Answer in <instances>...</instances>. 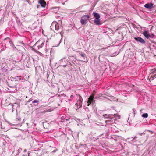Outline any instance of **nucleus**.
Wrapping results in <instances>:
<instances>
[{
    "label": "nucleus",
    "mask_w": 156,
    "mask_h": 156,
    "mask_svg": "<svg viewBox=\"0 0 156 156\" xmlns=\"http://www.w3.org/2000/svg\"><path fill=\"white\" fill-rule=\"evenodd\" d=\"M90 16L88 15H86L83 16L81 17L80 22L82 25L86 24L88 22V19Z\"/></svg>",
    "instance_id": "f03ea898"
},
{
    "label": "nucleus",
    "mask_w": 156,
    "mask_h": 156,
    "mask_svg": "<svg viewBox=\"0 0 156 156\" xmlns=\"http://www.w3.org/2000/svg\"><path fill=\"white\" fill-rule=\"evenodd\" d=\"M39 3L43 7H45L46 5V3L44 0H40Z\"/></svg>",
    "instance_id": "6e6552de"
},
{
    "label": "nucleus",
    "mask_w": 156,
    "mask_h": 156,
    "mask_svg": "<svg viewBox=\"0 0 156 156\" xmlns=\"http://www.w3.org/2000/svg\"><path fill=\"white\" fill-rule=\"evenodd\" d=\"M69 118L67 117L66 115H63L61 117V122H64L65 121V120L67 121L69 120Z\"/></svg>",
    "instance_id": "9d476101"
},
{
    "label": "nucleus",
    "mask_w": 156,
    "mask_h": 156,
    "mask_svg": "<svg viewBox=\"0 0 156 156\" xmlns=\"http://www.w3.org/2000/svg\"><path fill=\"white\" fill-rule=\"evenodd\" d=\"M52 48H51L50 52V53H51V51H52Z\"/></svg>",
    "instance_id": "f704fd0d"
},
{
    "label": "nucleus",
    "mask_w": 156,
    "mask_h": 156,
    "mask_svg": "<svg viewBox=\"0 0 156 156\" xmlns=\"http://www.w3.org/2000/svg\"><path fill=\"white\" fill-rule=\"evenodd\" d=\"M22 156H26V155L24 154V155H22Z\"/></svg>",
    "instance_id": "ea45409f"
},
{
    "label": "nucleus",
    "mask_w": 156,
    "mask_h": 156,
    "mask_svg": "<svg viewBox=\"0 0 156 156\" xmlns=\"http://www.w3.org/2000/svg\"><path fill=\"white\" fill-rule=\"evenodd\" d=\"M70 101H71L72 100L73 98V95H71L70 97Z\"/></svg>",
    "instance_id": "7c9ffc66"
},
{
    "label": "nucleus",
    "mask_w": 156,
    "mask_h": 156,
    "mask_svg": "<svg viewBox=\"0 0 156 156\" xmlns=\"http://www.w3.org/2000/svg\"><path fill=\"white\" fill-rule=\"evenodd\" d=\"M148 116V114L147 113H144L142 115V117L143 118H146Z\"/></svg>",
    "instance_id": "6ab92c4d"
},
{
    "label": "nucleus",
    "mask_w": 156,
    "mask_h": 156,
    "mask_svg": "<svg viewBox=\"0 0 156 156\" xmlns=\"http://www.w3.org/2000/svg\"><path fill=\"white\" fill-rule=\"evenodd\" d=\"M114 140H117L115 139H114Z\"/></svg>",
    "instance_id": "37998d69"
},
{
    "label": "nucleus",
    "mask_w": 156,
    "mask_h": 156,
    "mask_svg": "<svg viewBox=\"0 0 156 156\" xmlns=\"http://www.w3.org/2000/svg\"><path fill=\"white\" fill-rule=\"evenodd\" d=\"M39 102V101L38 100H34L32 101V103L33 104L36 103V104L34 105L35 106H36L38 105Z\"/></svg>",
    "instance_id": "2eb2a0df"
},
{
    "label": "nucleus",
    "mask_w": 156,
    "mask_h": 156,
    "mask_svg": "<svg viewBox=\"0 0 156 156\" xmlns=\"http://www.w3.org/2000/svg\"><path fill=\"white\" fill-rule=\"evenodd\" d=\"M7 70H6V71H5V69H0V73L2 74L3 73H2V72H3L4 71L6 72Z\"/></svg>",
    "instance_id": "a878e982"
},
{
    "label": "nucleus",
    "mask_w": 156,
    "mask_h": 156,
    "mask_svg": "<svg viewBox=\"0 0 156 156\" xmlns=\"http://www.w3.org/2000/svg\"><path fill=\"white\" fill-rule=\"evenodd\" d=\"M21 76H16L14 79H15L16 81H19L21 80Z\"/></svg>",
    "instance_id": "f3484780"
},
{
    "label": "nucleus",
    "mask_w": 156,
    "mask_h": 156,
    "mask_svg": "<svg viewBox=\"0 0 156 156\" xmlns=\"http://www.w3.org/2000/svg\"><path fill=\"white\" fill-rule=\"evenodd\" d=\"M105 122L107 125H111L113 124L114 123V121L111 119H108L106 120Z\"/></svg>",
    "instance_id": "9b49d317"
},
{
    "label": "nucleus",
    "mask_w": 156,
    "mask_h": 156,
    "mask_svg": "<svg viewBox=\"0 0 156 156\" xmlns=\"http://www.w3.org/2000/svg\"><path fill=\"white\" fill-rule=\"evenodd\" d=\"M83 100V99H82V97L80 95H79L78 100H77L76 103L75 104L74 108L77 110L78 108L81 107L82 105Z\"/></svg>",
    "instance_id": "f257e3e1"
},
{
    "label": "nucleus",
    "mask_w": 156,
    "mask_h": 156,
    "mask_svg": "<svg viewBox=\"0 0 156 156\" xmlns=\"http://www.w3.org/2000/svg\"><path fill=\"white\" fill-rule=\"evenodd\" d=\"M94 17L95 18V19H99L100 18V15L95 12H94L93 13Z\"/></svg>",
    "instance_id": "4468645a"
},
{
    "label": "nucleus",
    "mask_w": 156,
    "mask_h": 156,
    "mask_svg": "<svg viewBox=\"0 0 156 156\" xmlns=\"http://www.w3.org/2000/svg\"><path fill=\"white\" fill-rule=\"evenodd\" d=\"M44 44L45 41H44L43 40H40L36 43L35 45L33 46V47L37 46L38 48V49H39L44 46Z\"/></svg>",
    "instance_id": "7ed1b4c3"
},
{
    "label": "nucleus",
    "mask_w": 156,
    "mask_h": 156,
    "mask_svg": "<svg viewBox=\"0 0 156 156\" xmlns=\"http://www.w3.org/2000/svg\"><path fill=\"white\" fill-rule=\"evenodd\" d=\"M142 133H141L140 134V135H142Z\"/></svg>",
    "instance_id": "79ce46f5"
},
{
    "label": "nucleus",
    "mask_w": 156,
    "mask_h": 156,
    "mask_svg": "<svg viewBox=\"0 0 156 156\" xmlns=\"http://www.w3.org/2000/svg\"><path fill=\"white\" fill-rule=\"evenodd\" d=\"M133 139L131 140V141L132 142L133 141H134V140H133Z\"/></svg>",
    "instance_id": "c9c22d12"
},
{
    "label": "nucleus",
    "mask_w": 156,
    "mask_h": 156,
    "mask_svg": "<svg viewBox=\"0 0 156 156\" xmlns=\"http://www.w3.org/2000/svg\"><path fill=\"white\" fill-rule=\"evenodd\" d=\"M28 156H30V153L29 152H28Z\"/></svg>",
    "instance_id": "72a5a7b5"
},
{
    "label": "nucleus",
    "mask_w": 156,
    "mask_h": 156,
    "mask_svg": "<svg viewBox=\"0 0 156 156\" xmlns=\"http://www.w3.org/2000/svg\"><path fill=\"white\" fill-rule=\"evenodd\" d=\"M61 23H53L51 26V29H52V27H55V30H57L59 29L60 27H61Z\"/></svg>",
    "instance_id": "39448f33"
},
{
    "label": "nucleus",
    "mask_w": 156,
    "mask_h": 156,
    "mask_svg": "<svg viewBox=\"0 0 156 156\" xmlns=\"http://www.w3.org/2000/svg\"><path fill=\"white\" fill-rule=\"evenodd\" d=\"M151 71H151V74L152 73V74H154V73H155L156 72H155L156 71V69H152Z\"/></svg>",
    "instance_id": "4be33fe9"
},
{
    "label": "nucleus",
    "mask_w": 156,
    "mask_h": 156,
    "mask_svg": "<svg viewBox=\"0 0 156 156\" xmlns=\"http://www.w3.org/2000/svg\"><path fill=\"white\" fill-rule=\"evenodd\" d=\"M80 55L83 57H84L86 56V54H83L82 53H79Z\"/></svg>",
    "instance_id": "5701e85b"
},
{
    "label": "nucleus",
    "mask_w": 156,
    "mask_h": 156,
    "mask_svg": "<svg viewBox=\"0 0 156 156\" xmlns=\"http://www.w3.org/2000/svg\"><path fill=\"white\" fill-rule=\"evenodd\" d=\"M27 150H26V149H25V150H24L23 151H24V152H27Z\"/></svg>",
    "instance_id": "473e14b6"
},
{
    "label": "nucleus",
    "mask_w": 156,
    "mask_h": 156,
    "mask_svg": "<svg viewBox=\"0 0 156 156\" xmlns=\"http://www.w3.org/2000/svg\"><path fill=\"white\" fill-rule=\"evenodd\" d=\"M67 66V65H64L62 66L60 65L59 66V67H66Z\"/></svg>",
    "instance_id": "c756f323"
},
{
    "label": "nucleus",
    "mask_w": 156,
    "mask_h": 156,
    "mask_svg": "<svg viewBox=\"0 0 156 156\" xmlns=\"http://www.w3.org/2000/svg\"><path fill=\"white\" fill-rule=\"evenodd\" d=\"M154 78H156V74H154L153 76H151V77L150 78V79L152 80L154 79Z\"/></svg>",
    "instance_id": "aec40b11"
},
{
    "label": "nucleus",
    "mask_w": 156,
    "mask_h": 156,
    "mask_svg": "<svg viewBox=\"0 0 156 156\" xmlns=\"http://www.w3.org/2000/svg\"><path fill=\"white\" fill-rule=\"evenodd\" d=\"M153 4L152 3H148L145 5L144 6L145 8L151 9L153 7Z\"/></svg>",
    "instance_id": "1a4fd4ad"
},
{
    "label": "nucleus",
    "mask_w": 156,
    "mask_h": 156,
    "mask_svg": "<svg viewBox=\"0 0 156 156\" xmlns=\"http://www.w3.org/2000/svg\"><path fill=\"white\" fill-rule=\"evenodd\" d=\"M115 118L114 117H112L111 118H110V119H111L112 120H113L114 119V122H115V121L117 120V119H114Z\"/></svg>",
    "instance_id": "bb28decb"
},
{
    "label": "nucleus",
    "mask_w": 156,
    "mask_h": 156,
    "mask_svg": "<svg viewBox=\"0 0 156 156\" xmlns=\"http://www.w3.org/2000/svg\"><path fill=\"white\" fill-rule=\"evenodd\" d=\"M144 35L147 38H153L154 37V35L153 34H150L148 31H144L143 33Z\"/></svg>",
    "instance_id": "20e7f679"
},
{
    "label": "nucleus",
    "mask_w": 156,
    "mask_h": 156,
    "mask_svg": "<svg viewBox=\"0 0 156 156\" xmlns=\"http://www.w3.org/2000/svg\"><path fill=\"white\" fill-rule=\"evenodd\" d=\"M25 55H20L18 56V59H15V61L16 62H18L20 61L22 59L21 58H23L24 57H25Z\"/></svg>",
    "instance_id": "ddd939ff"
},
{
    "label": "nucleus",
    "mask_w": 156,
    "mask_h": 156,
    "mask_svg": "<svg viewBox=\"0 0 156 156\" xmlns=\"http://www.w3.org/2000/svg\"><path fill=\"white\" fill-rule=\"evenodd\" d=\"M103 97H105V98H107L106 97H105L104 96V95H103Z\"/></svg>",
    "instance_id": "a19ab883"
},
{
    "label": "nucleus",
    "mask_w": 156,
    "mask_h": 156,
    "mask_svg": "<svg viewBox=\"0 0 156 156\" xmlns=\"http://www.w3.org/2000/svg\"><path fill=\"white\" fill-rule=\"evenodd\" d=\"M132 138H133V137H132ZM137 138V136H135L133 138V140H135V139H136V138Z\"/></svg>",
    "instance_id": "2f4dec72"
},
{
    "label": "nucleus",
    "mask_w": 156,
    "mask_h": 156,
    "mask_svg": "<svg viewBox=\"0 0 156 156\" xmlns=\"http://www.w3.org/2000/svg\"><path fill=\"white\" fill-rule=\"evenodd\" d=\"M113 116V114H109L108 115V119H110V118H111Z\"/></svg>",
    "instance_id": "393cba45"
},
{
    "label": "nucleus",
    "mask_w": 156,
    "mask_h": 156,
    "mask_svg": "<svg viewBox=\"0 0 156 156\" xmlns=\"http://www.w3.org/2000/svg\"><path fill=\"white\" fill-rule=\"evenodd\" d=\"M50 48H46L44 50V52L45 54L47 55L49 54L50 51Z\"/></svg>",
    "instance_id": "dca6fc26"
},
{
    "label": "nucleus",
    "mask_w": 156,
    "mask_h": 156,
    "mask_svg": "<svg viewBox=\"0 0 156 156\" xmlns=\"http://www.w3.org/2000/svg\"><path fill=\"white\" fill-rule=\"evenodd\" d=\"M49 111L50 110H49L45 109L44 110V111H43L41 112V113H44L48 112H49Z\"/></svg>",
    "instance_id": "412c9836"
},
{
    "label": "nucleus",
    "mask_w": 156,
    "mask_h": 156,
    "mask_svg": "<svg viewBox=\"0 0 156 156\" xmlns=\"http://www.w3.org/2000/svg\"><path fill=\"white\" fill-rule=\"evenodd\" d=\"M108 115L107 114H104L103 115V117L105 119H108Z\"/></svg>",
    "instance_id": "b1692460"
},
{
    "label": "nucleus",
    "mask_w": 156,
    "mask_h": 156,
    "mask_svg": "<svg viewBox=\"0 0 156 156\" xmlns=\"http://www.w3.org/2000/svg\"><path fill=\"white\" fill-rule=\"evenodd\" d=\"M94 23L97 25H101L99 19H94Z\"/></svg>",
    "instance_id": "f8f14e48"
},
{
    "label": "nucleus",
    "mask_w": 156,
    "mask_h": 156,
    "mask_svg": "<svg viewBox=\"0 0 156 156\" xmlns=\"http://www.w3.org/2000/svg\"><path fill=\"white\" fill-rule=\"evenodd\" d=\"M132 110L133 111L134 115H135L136 112V111L134 109H133Z\"/></svg>",
    "instance_id": "c85d7f7f"
},
{
    "label": "nucleus",
    "mask_w": 156,
    "mask_h": 156,
    "mask_svg": "<svg viewBox=\"0 0 156 156\" xmlns=\"http://www.w3.org/2000/svg\"><path fill=\"white\" fill-rule=\"evenodd\" d=\"M94 96H90L88 98L87 101V106H89L90 104H93L95 103V101L94 99Z\"/></svg>",
    "instance_id": "423d86ee"
},
{
    "label": "nucleus",
    "mask_w": 156,
    "mask_h": 156,
    "mask_svg": "<svg viewBox=\"0 0 156 156\" xmlns=\"http://www.w3.org/2000/svg\"><path fill=\"white\" fill-rule=\"evenodd\" d=\"M48 42V41H46V45H47V43Z\"/></svg>",
    "instance_id": "58836bf2"
},
{
    "label": "nucleus",
    "mask_w": 156,
    "mask_h": 156,
    "mask_svg": "<svg viewBox=\"0 0 156 156\" xmlns=\"http://www.w3.org/2000/svg\"><path fill=\"white\" fill-rule=\"evenodd\" d=\"M134 39L137 42L140 43L142 44H144L145 43V41L142 38L139 37H134Z\"/></svg>",
    "instance_id": "0eeeda50"
},
{
    "label": "nucleus",
    "mask_w": 156,
    "mask_h": 156,
    "mask_svg": "<svg viewBox=\"0 0 156 156\" xmlns=\"http://www.w3.org/2000/svg\"><path fill=\"white\" fill-rule=\"evenodd\" d=\"M39 7H40V5H37V8H38Z\"/></svg>",
    "instance_id": "4c0bfd02"
},
{
    "label": "nucleus",
    "mask_w": 156,
    "mask_h": 156,
    "mask_svg": "<svg viewBox=\"0 0 156 156\" xmlns=\"http://www.w3.org/2000/svg\"><path fill=\"white\" fill-rule=\"evenodd\" d=\"M113 116L115 118L117 117V119H120V116L118 114H115L113 115Z\"/></svg>",
    "instance_id": "a211bd4d"
},
{
    "label": "nucleus",
    "mask_w": 156,
    "mask_h": 156,
    "mask_svg": "<svg viewBox=\"0 0 156 156\" xmlns=\"http://www.w3.org/2000/svg\"><path fill=\"white\" fill-rule=\"evenodd\" d=\"M22 150V149L21 148H19V149L18 150V154H19L20 152Z\"/></svg>",
    "instance_id": "cd10ccee"
},
{
    "label": "nucleus",
    "mask_w": 156,
    "mask_h": 156,
    "mask_svg": "<svg viewBox=\"0 0 156 156\" xmlns=\"http://www.w3.org/2000/svg\"><path fill=\"white\" fill-rule=\"evenodd\" d=\"M15 91H17L16 88L15 89ZM14 92H15V91H14Z\"/></svg>",
    "instance_id": "e433bc0d"
}]
</instances>
